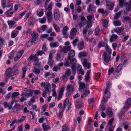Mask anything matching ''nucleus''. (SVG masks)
<instances>
[{"instance_id": "nucleus-1", "label": "nucleus", "mask_w": 131, "mask_h": 131, "mask_svg": "<svg viewBox=\"0 0 131 131\" xmlns=\"http://www.w3.org/2000/svg\"><path fill=\"white\" fill-rule=\"evenodd\" d=\"M77 62V61L75 58H73V59H71L70 61H65L64 63V65L65 66H69L72 63V64L71 66L72 69L76 68L75 63Z\"/></svg>"}, {"instance_id": "nucleus-2", "label": "nucleus", "mask_w": 131, "mask_h": 131, "mask_svg": "<svg viewBox=\"0 0 131 131\" xmlns=\"http://www.w3.org/2000/svg\"><path fill=\"white\" fill-rule=\"evenodd\" d=\"M14 73L11 68H9L6 70L5 72V74L6 75L5 78L6 81H7L9 77L13 75Z\"/></svg>"}, {"instance_id": "nucleus-3", "label": "nucleus", "mask_w": 131, "mask_h": 131, "mask_svg": "<svg viewBox=\"0 0 131 131\" xmlns=\"http://www.w3.org/2000/svg\"><path fill=\"white\" fill-rule=\"evenodd\" d=\"M75 51L73 50H70L69 52L68 53V56L67 59H65V61H70L71 59H73L71 58L75 56Z\"/></svg>"}, {"instance_id": "nucleus-4", "label": "nucleus", "mask_w": 131, "mask_h": 131, "mask_svg": "<svg viewBox=\"0 0 131 131\" xmlns=\"http://www.w3.org/2000/svg\"><path fill=\"white\" fill-rule=\"evenodd\" d=\"M13 6V4L11 3L10 1H8L7 3V5L6 6V7H10V8L9 10H8V11L6 12L5 13L7 15V16L8 17H10L11 16V15H10V14L9 12V11L11 10L12 9Z\"/></svg>"}, {"instance_id": "nucleus-5", "label": "nucleus", "mask_w": 131, "mask_h": 131, "mask_svg": "<svg viewBox=\"0 0 131 131\" xmlns=\"http://www.w3.org/2000/svg\"><path fill=\"white\" fill-rule=\"evenodd\" d=\"M130 106H131V98H128L125 102L124 108L126 109H127Z\"/></svg>"}, {"instance_id": "nucleus-6", "label": "nucleus", "mask_w": 131, "mask_h": 131, "mask_svg": "<svg viewBox=\"0 0 131 131\" xmlns=\"http://www.w3.org/2000/svg\"><path fill=\"white\" fill-rule=\"evenodd\" d=\"M103 56L104 61L107 63H108L110 60L111 57L107 54L106 52L103 53Z\"/></svg>"}, {"instance_id": "nucleus-7", "label": "nucleus", "mask_w": 131, "mask_h": 131, "mask_svg": "<svg viewBox=\"0 0 131 131\" xmlns=\"http://www.w3.org/2000/svg\"><path fill=\"white\" fill-rule=\"evenodd\" d=\"M54 18L56 20H58L59 18V12L58 9L55 10L54 11Z\"/></svg>"}, {"instance_id": "nucleus-8", "label": "nucleus", "mask_w": 131, "mask_h": 131, "mask_svg": "<svg viewBox=\"0 0 131 131\" xmlns=\"http://www.w3.org/2000/svg\"><path fill=\"white\" fill-rule=\"evenodd\" d=\"M64 88L63 87L61 88L60 89L58 93V97L57 98L58 100H60V99L62 98L63 92L64 91Z\"/></svg>"}, {"instance_id": "nucleus-9", "label": "nucleus", "mask_w": 131, "mask_h": 131, "mask_svg": "<svg viewBox=\"0 0 131 131\" xmlns=\"http://www.w3.org/2000/svg\"><path fill=\"white\" fill-rule=\"evenodd\" d=\"M83 105V103L81 101L78 100L76 101L75 105L78 108L80 109L82 107Z\"/></svg>"}, {"instance_id": "nucleus-10", "label": "nucleus", "mask_w": 131, "mask_h": 131, "mask_svg": "<svg viewBox=\"0 0 131 131\" xmlns=\"http://www.w3.org/2000/svg\"><path fill=\"white\" fill-rule=\"evenodd\" d=\"M84 42L83 40L81 41L78 44L77 47L78 50H80L83 49L84 47Z\"/></svg>"}, {"instance_id": "nucleus-11", "label": "nucleus", "mask_w": 131, "mask_h": 131, "mask_svg": "<svg viewBox=\"0 0 131 131\" xmlns=\"http://www.w3.org/2000/svg\"><path fill=\"white\" fill-rule=\"evenodd\" d=\"M71 48L70 46H64L61 50V51L64 53H67L68 51L70 50Z\"/></svg>"}, {"instance_id": "nucleus-12", "label": "nucleus", "mask_w": 131, "mask_h": 131, "mask_svg": "<svg viewBox=\"0 0 131 131\" xmlns=\"http://www.w3.org/2000/svg\"><path fill=\"white\" fill-rule=\"evenodd\" d=\"M90 71H88L85 75V81L86 82H90L89 79L90 78Z\"/></svg>"}, {"instance_id": "nucleus-13", "label": "nucleus", "mask_w": 131, "mask_h": 131, "mask_svg": "<svg viewBox=\"0 0 131 131\" xmlns=\"http://www.w3.org/2000/svg\"><path fill=\"white\" fill-rule=\"evenodd\" d=\"M118 37V36L114 34H112L109 40L111 42H112L115 40Z\"/></svg>"}, {"instance_id": "nucleus-14", "label": "nucleus", "mask_w": 131, "mask_h": 131, "mask_svg": "<svg viewBox=\"0 0 131 131\" xmlns=\"http://www.w3.org/2000/svg\"><path fill=\"white\" fill-rule=\"evenodd\" d=\"M66 90L68 92L71 91H74V87L72 85H68L67 87Z\"/></svg>"}, {"instance_id": "nucleus-15", "label": "nucleus", "mask_w": 131, "mask_h": 131, "mask_svg": "<svg viewBox=\"0 0 131 131\" xmlns=\"http://www.w3.org/2000/svg\"><path fill=\"white\" fill-rule=\"evenodd\" d=\"M90 93V92L88 90H83L82 92V95L81 96V97L83 98L84 96L86 97Z\"/></svg>"}, {"instance_id": "nucleus-16", "label": "nucleus", "mask_w": 131, "mask_h": 131, "mask_svg": "<svg viewBox=\"0 0 131 131\" xmlns=\"http://www.w3.org/2000/svg\"><path fill=\"white\" fill-rule=\"evenodd\" d=\"M124 28L123 27H118L116 29H114V31L118 33H121L123 32Z\"/></svg>"}, {"instance_id": "nucleus-17", "label": "nucleus", "mask_w": 131, "mask_h": 131, "mask_svg": "<svg viewBox=\"0 0 131 131\" xmlns=\"http://www.w3.org/2000/svg\"><path fill=\"white\" fill-rule=\"evenodd\" d=\"M111 85L112 84L109 81H107L106 83L107 87L105 89L104 92L105 94H107L108 92V89L110 88L111 87Z\"/></svg>"}, {"instance_id": "nucleus-18", "label": "nucleus", "mask_w": 131, "mask_h": 131, "mask_svg": "<svg viewBox=\"0 0 131 131\" xmlns=\"http://www.w3.org/2000/svg\"><path fill=\"white\" fill-rule=\"evenodd\" d=\"M78 56L80 58H82L87 56L86 53L85 51L81 52L79 53Z\"/></svg>"}, {"instance_id": "nucleus-19", "label": "nucleus", "mask_w": 131, "mask_h": 131, "mask_svg": "<svg viewBox=\"0 0 131 131\" xmlns=\"http://www.w3.org/2000/svg\"><path fill=\"white\" fill-rule=\"evenodd\" d=\"M12 71L14 72V73H15L16 72V73H19L18 67L17 64H16L14 65L12 69Z\"/></svg>"}, {"instance_id": "nucleus-20", "label": "nucleus", "mask_w": 131, "mask_h": 131, "mask_svg": "<svg viewBox=\"0 0 131 131\" xmlns=\"http://www.w3.org/2000/svg\"><path fill=\"white\" fill-rule=\"evenodd\" d=\"M44 88L46 91L49 92V89L51 88L49 83L48 82H47L46 83V85L44 86Z\"/></svg>"}, {"instance_id": "nucleus-21", "label": "nucleus", "mask_w": 131, "mask_h": 131, "mask_svg": "<svg viewBox=\"0 0 131 131\" xmlns=\"http://www.w3.org/2000/svg\"><path fill=\"white\" fill-rule=\"evenodd\" d=\"M37 57H36V56H35V54L34 55H31L27 59V60L28 61H30L32 60H33L34 59H37ZM36 59L34 60V61H36Z\"/></svg>"}, {"instance_id": "nucleus-22", "label": "nucleus", "mask_w": 131, "mask_h": 131, "mask_svg": "<svg viewBox=\"0 0 131 131\" xmlns=\"http://www.w3.org/2000/svg\"><path fill=\"white\" fill-rule=\"evenodd\" d=\"M59 45V43L58 42H52L50 43V46L51 47H56Z\"/></svg>"}, {"instance_id": "nucleus-23", "label": "nucleus", "mask_w": 131, "mask_h": 131, "mask_svg": "<svg viewBox=\"0 0 131 131\" xmlns=\"http://www.w3.org/2000/svg\"><path fill=\"white\" fill-rule=\"evenodd\" d=\"M69 102V99L68 98H67L64 101L63 104V107L62 108L65 109V108L67 107V106Z\"/></svg>"}, {"instance_id": "nucleus-24", "label": "nucleus", "mask_w": 131, "mask_h": 131, "mask_svg": "<svg viewBox=\"0 0 131 131\" xmlns=\"http://www.w3.org/2000/svg\"><path fill=\"white\" fill-rule=\"evenodd\" d=\"M69 29V28L67 26H66L64 27L62 31V32L63 35H64L67 34L68 30Z\"/></svg>"}, {"instance_id": "nucleus-25", "label": "nucleus", "mask_w": 131, "mask_h": 131, "mask_svg": "<svg viewBox=\"0 0 131 131\" xmlns=\"http://www.w3.org/2000/svg\"><path fill=\"white\" fill-rule=\"evenodd\" d=\"M45 14L46 16H52V12L51 11L47 10V8H46L45 9Z\"/></svg>"}, {"instance_id": "nucleus-26", "label": "nucleus", "mask_w": 131, "mask_h": 131, "mask_svg": "<svg viewBox=\"0 0 131 131\" xmlns=\"http://www.w3.org/2000/svg\"><path fill=\"white\" fill-rule=\"evenodd\" d=\"M121 14L122 12L121 11H119L118 12L116 13L114 15V18L115 19H117L119 17H120Z\"/></svg>"}, {"instance_id": "nucleus-27", "label": "nucleus", "mask_w": 131, "mask_h": 131, "mask_svg": "<svg viewBox=\"0 0 131 131\" xmlns=\"http://www.w3.org/2000/svg\"><path fill=\"white\" fill-rule=\"evenodd\" d=\"M8 23L9 27L11 28L15 24V22L14 21L8 20Z\"/></svg>"}, {"instance_id": "nucleus-28", "label": "nucleus", "mask_w": 131, "mask_h": 131, "mask_svg": "<svg viewBox=\"0 0 131 131\" xmlns=\"http://www.w3.org/2000/svg\"><path fill=\"white\" fill-rule=\"evenodd\" d=\"M105 49L106 51L109 53V54H111L112 53V50L109 47L107 44L106 45Z\"/></svg>"}, {"instance_id": "nucleus-29", "label": "nucleus", "mask_w": 131, "mask_h": 131, "mask_svg": "<svg viewBox=\"0 0 131 131\" xmlns=\"http://www.w3.org/2000/svg\"><path fill=\"white\" fill-rule=\"evenodd\" d=\"M80 84L79 87L81 89H84L86 87V85L85 83H82L81 81L79 82Z\"/></svg>"}, {"instance_id": "nucleus-30", "label": "nucleus", "mask_w": 131, "mask_h": 131, "mask_svg": "<svg viewBox=\"0 0 131 131\" xmlns=\"http://www.w3.org/2000/svg\"><path fill=\"white\" fill-rule=\"evenodd\" d=\"M95 9V7H94L93 5L90 4L88 8V12L93 11Z\"/></svg>"}, {"instance_id": "nucleus-31", "label": "nucleus", "mask_w": 131, "mask_h": 131, "mask_svg": "<svg viewBox=\"0 0 131 131\" xmlns=\"http://www.w3.org/2000/svg\"><path fill=\"white\" fill-rule=\"evenodd\" d=\"M106 113L110 115H112L113 114L112 109L110 108H108L107 109Z\"/></svg>"}, {"instance_id": "nucleus-32", "label": "nucleus", "mask_w": 131, "mask_h": 131, "mask_svg": "<svg viewBox=\"0 0 131 131\" xmlns=\"http://www.w3.org/2000/svg\"><path fill=\"white\" fill-rule=\"evenodd\" d=\"M113 24L115 26H119L121 25V23L119 20L115 21H113Z\"/></svg>"}, {"instance_id": "nucleus-33", "label": "nucleus", "mask_w": 131, "mask_h": 131, "mask_svg": "<svg viewBox=\"0 0 131 131\" xmlns=\"http://www.w3.org/2000/svg\"><path fill=\"white\" fill-rule=\"evenodd\" d=\"M105 43L102 41H100L99 42L98 44V47L100 48L101 47L104 46L105 45Z\"/></svg>"}, {"instance_id": "nucleus-34", "label": "nucleus", "mask_w": 131, "mask_h": 131, "mask_svg": "<svg viewBox=\"0 0 131 131\" xmlns=\"http://www.w3.org/2000/svg\"><path fill=\"white\" fill-rule=\"evenodd\" d=\"M31 36L32 38H35L37 39V38L38 37V35L37 33H36L33 32L31 34Z\"/></svg>"}, {"instance_id": "nucleus-35", "label": "nucleus", "mask_w": 131, "mask_h": 131, "mask_svg": "<svg viewBox=\"0 0 131 131\" xmlns=\"http://www.w3.org/2000/svg\"><path fill=\"white\" fill-rule=\"evenodd\" d=\"M78 41L79 38L78 37H76L75 39L73 40L72 42V43L74 47L76 46V43Z\"/></svg>"}, {"instance_id": "nucleus-36", "label": "nucleus", "mask_w": 131, "mask_h": 131, "mask_svg": "<svg viewBox=\"0 0 131 131\" xmlns=\"http://www.w3.org/2000/svg\"><path fill=\"white\" fill-rule=\"evenodd\" d=\"M37 39L35 38H32L29 40V42H30L31 44H33L34 43H36L37 42V41H36V40Z\"/></svg>"}, {"instance_id": "nucleus-37", "label": "nucleus", "mask_w": 131, "mask_h": 131, "mask_svg": "<svg viewBox=\"0 0 131 131\" xmlns=\"http://www.w3.org/2000/svg\"><path fill=\"white\" fill-rule=\"evenodd\" d=\"M53 26L54 29L56 30V32H59L60 31V29L57 25L54 24H53Z\"/></svg>"}, {"instance_id": "nucleus-38", "label": "nucleus", "mask_w": 131, "mask_h": 131, "mask_svg": "<svg viewBox=\"0 0 131 131\" xmlns=\"http://www.w3.org/2000/svg\"><path fill=\"white\" fill-rule=\"evenodd\" d=\"M39 20L41 23L43 24L46 22V18L45 17H44L42 18H39Z\"/></svg>"}, {"instance_id": "nucleus-39", "label": "nucleus", "mask_w": 131, "mask_h": 131, "mask_svg": "<svg viewBox=\"0 0 131 131\" xmlns=\"http://www.w3.org/2000/svg\"><path fill=\"white\" fill-rule=\"evenodd\" d=\"M44 131H46L47 129H50V127H47V126L44 124H43L42 125Z\"/></svg>"}, {"instance_id": "nucleus-40", "label": "nucleus", "mask_w": 131, "mask_h": 131, "mask_svg": "<svg viewBox=\"0 0 131 131\" xmlns=\"http://www.w3.org/2000/svg\"><path fill=\"white\" fill-rule=\"evenodd\" d=\"M44 53V52L43 51H38L35 54V56L36 57L38 56L39 55L41 56Z\"/></svg>"}, {"instance_id": "nucleus-41", "label": "nucleus", "mask_w": 131, "mask_h": 131, "mask_svg": "<svg viewBox=\"0 0 131 131\" xmlns=\"http://www.w3.org/2000/svg\"><path fill=\"white\" fill-rule=\"evenodd\" d=\"M122 67L121 64H119L116 68V72L117 73H119L122 69Z\"/></svg>"}, {"instance_id": "nucleus-42", "label": "nucleus", "mask_w": 131, "mask_h": 131, "mask_svg": "<svg viewBox=\"0 0 131 131\" xmlns=\"http://www.w3.org/2000/svg\"><path fill=\"white\" fill-rule=\"evenodd\" d=\"M106 5L107 6H110L112 4L111 0H106Z\"/></svg>"}, {"instance_id": "nucleus-43", "label": "nucleus", "mask_w": 131, "mask_h": 131, "mask_svg": "<svg viewBox=\"0 0 131 131\" xmlns=\"http://www.w3.org/2000/svg\"><path fill=\"white\" fill-rule=\"evenodd\" d=\"M81 61L84 66H85L88 63L87 59L86 58L82 59Z\"/></svg>"}, {"instance_id": "nucleus-44", "label": "nucleus", "mask_w": 131, "mask_h": 131, "mask_svg": "<svg viewBox=\"0 0 131 131\" xmlns=\"http://www.w3.org/2000/svg\"><path fill=\"white\" fill-rule=\"evenodd\" d=\"M40 71L39 69H37L35 67L34 68L33 72H35L36 74H38L40 73Z\"/></svg>"}, {"instance_id": "nucleus-45", "label": "nucleus", "mask_w": 131, "mask_h": 131, "mask_svg": "<svg viewBox=\"0 0 131 131\" xmlns=\"http://www.w3.org/2000/svg\"><path fill=\"white\" fill-rule=\"evenodd\" d=\"M64 109L63 108H61L60 109L59 111V117H62V116L63 115V112L64 110Z\"/></svg>"}, {"instance_id": "nucleus-46", "label": "nucleus", "mask_w": 131, "mask_h": 131, "mask_svg": "<svg viewBox=\"0 0 131 131\" xmlns=\"http://www.w3.org/2000/svg\"><path fill=\"white\" fill-rule=\"evenodd\" d=\"M87 18L88 20L87 23H92V16L91 15H88L87 16Z\"/></svg>"}, {"instance_id": "nucleus-47", "label": "nucleus", "mask_w": 131, "mask_h": 131, "mask_svg": "<svg viewBox=\"0 0 131 131\" xmlns=\"http://www.w3.org/2000/svg\"><path fill=\"white\" fill-rule=\"evenodd\" d=\"M76 34L70 31V38L71 39L74 38V36H75Z\"/></svg>"}, {"instance_id": "nucleus-48", "label": "nucleus", "mask_w": 131, "mask_h": 131, "mask_svg": "<svg viewBox=\"0 0 131 131\" xmlns=\"http://www.w3.org/2000/svg\"><path fill=\"white\" fill-rule=\"evenodd\" d=\"M2 6L4 8H5L6 7V1L5 0H2L1 1Z\"/></svg>"}, {"instance_id": "nucleus-49", "label": "nucleus", "mask_w": 131, "mask_h": 131, "mask_svg": "<svg viewBox=\"0 0 131 131\" xmlns=\"http://www.w3.org/2000/svg\"><path fill=\"white\" fill-rule=\"evenodd\" d=\"M71 73V70L70 69L67 70L65 72V74L67 75V77H68Z\"/></svg>"}, {"instance_id": "nucleus-50", "label": "nucleus", "mask_w": 131, "mask_h": 131, "mask_svg": "<svg viewBox=\"0 0 131 131\" xmlns=\"http://www.w3.org/2000/svg\"><path fill=\"white\" fill-rule=\"evenodd\" d=\"M124 1V0H119V5L121 8L123 7Z\"/></svg>"}, {"instance_id": "nucleus-51", "label": "nucleus", "mask_w": 131, "mask_h": 131, "mask_svg": "<svg viewBox=\"0 0 131 131\" xmlns=\"http://www.w3.org/2000/svg\"><path fill=\"white\" fill-rule=\"evenodd\" d=\"M18 104L16 103L15 105L14 106V108L12 109L13 112H15L18 111L17 109L18 107H17Z\"/></svg>"}, {"instance_id": "nucleus-52", "label": "nucleus", "mask_w": 131, "mask_h": 131, "mask_svg": "<svg viewBox=\"0 0 131 131\" xmlns=\"http://www.w3.org/2000/svg\"><path fill=\"white\" fill-rule=\"evenodd\" d=\"M62 131H69V128L65 125H63L62 127Z\"/></svg>"}, {"instance_id": "nucleus-53", "label": "nucleus", "mask_w": 131, "mask_h": 131, "mask_svg": "<svg viewBox=\"0 0 131 131\" xmlns=\"http://www.w3.org/2000/svg\"><path fill=\"white\" fill-rule=\"evenodd\" d=\"M19 95V93L18 92H14L12 95V97L13 99L15 97Z\"/></svg>"}, {"instance_id": "nucleus-54", "label": "nucleus", "mask_w": 131, "mask_h": 131, "mask_svg": "<svg viewBox=\"0 0 131 131\" xmlns=\"http://www.w3.org/2000/svg\"><path fill=\"white\" fill-rule=\"evenodd\" d=\"M48 22L50 23L52 21L53 19V16H46Z\"/></svg>"}, {"instance_id": "nucleus-55", "label": "nucleus", "mask_w": 131, "mask_h": 131, "mask_svg": "<svg viewBox=\"0 0 131 131\" xmlns=\"http://www.w3.org/2000/svg\"><path fill=\"white\" fill-rule=\"evenodd\" d=\"M52 4H53L52 3H51L50 4L47 9H47L48 11H50V10L52 9Z\"/></svg>"}, {"instance_id": "nucleus-56", "label": "nucleus", "mask_w": 131, "mask_h": 131, "mask_svg": "<svg viewBox=\"0 0 131 131\" xmlns=\"http://www.w3.org/2000/svg\"><path fill=\"white\" fill-rule=\"evenodd\" d=\"M5 41L4 38L1 37H0V44H1L2 45H4Z\"/></svg>"}, {"instance_id": "nucleus-57", "label": "nucleus", "mask_w": 131, "mask_h": 131, "mask_svg": "<svg viewBox=\"0 0 131 131\" xmlns=\"http://www.w3.org/2000/svg\"><path fill=\"white\" fill-rule=\"evenodd\" d=\"M108 25L107 21L106 20H105L103 22V26L104 27H107Z\"/></svg>"}, {"instance_id": "nucleus-58", "label": "nucleus", "mask_w": 131, "mask_h": 131, "mask_svg": "<svg viewBox=\"0 0 131 131\" xmlns=\"http://www.w3.org/2000/svg\"><path fill=\"white\" fill-rule=\"evenodd\" d=\"M84 25L85 24L84 22H83L82 21H80L78 24L80 28L83 27Z\"/></svg>"}, {"instance_id": "nucleus-59", "label": "nucleus", "mask_w": 131, "mask_h": 131, "mask_svg": "<svg viewBox=\"0 0 131 131\" xmlns=\"http://www.w3.org/2000/svg\"><path fill=\"white\" fill-rule=\"evenodd\" d=\"M53 63V61L52 59L49 60L48 62V64L50 66H52Z\"/></svg>"}, {"instance_id": "nucleus-60", "label": "nucleus", "mask_w": 131, "mask_h": 131, "mask_svg": "<svg viewBox=\"0 0 131 131\" xmlns=\"http://www.w3.org/2000/svg\"><path fill=\"white\" fill-rule=\"evenodd\" d=\"M100 30L99 28H95V35H98L99 32Z\"/></svg>"}, {"instance_id": "nucleus-61", "label": "nucleus", "mask_w": 131, "mask_h": 131, "mask_svg": "<svg viewBox=\"0 0 131 131\" xmlns=\"http://www.w3.org/2000/svg\"><path fill=\"white\" fill-rule=\"evenodd\" d=\"M56 58L58 60V61H61L62 60L61 59V55L59 54H57Z\"/></svg>"}, {"instance_id": "nucleus-62", "label": "nucleus", "mask_w": 131, "mask_h": 131, "mask_svg": "<svg viewBox=\"0 0 131 131\" xmlns=\"http://www.w3.org/2000/svg\"><path fill=\"white\" fill-rule=\"evenodd\" d=\"M121 63L120 64H121V66H122V65H124L125 64L126 62V61L123 59H121Z\"/></svg>"}, {"instance_id": "nucleus-63", "label": "nucleus", "mask_w": 131, "mask_h": 131, "mask_svg": "<svg viewBox=\"0 0 131 131\" xmlns=\"http://www.w3.org/2000/svg\"><path fill=\"white\" fill-rule=\"evenodd\" d=\"M43 10L42 9L38 13V16L39 17H41L43 15Z\"/></svg>"}, {"instance_id": "nucleus-64", "label": "nucleus", "mask_w": 131, "mask_h": 131, "mask_svg": "<svg viewBox=\"0 0 131 131\" xmlns=\"http://www.w3.org/2000/svg\"><path fill=\"white\" fill-rule=\"evenodd\" d=\"M131 5L129 4L127 6L126 8V12H128L129 11L131 8Z\"/></svg>"}]
</instances>
